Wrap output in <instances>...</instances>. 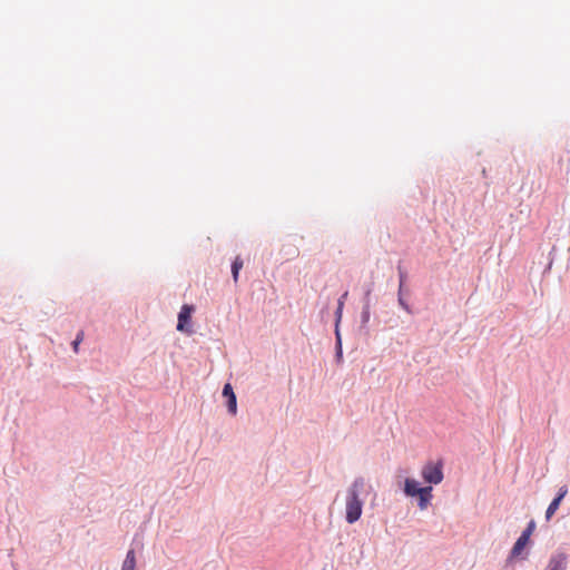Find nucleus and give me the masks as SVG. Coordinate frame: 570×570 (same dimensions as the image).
Here are the masks:
<instances>
[{"mask_svg":"<svg viewBox=\"0 0 570 570\" xmlns=\"http://www.w3.org/2000/svg\"><path fill=\"white\" fill-rule=\"evenodd\" d=\"M443 466L444 463L441 459L438 461H428L421 470V478L424 483L431 487L440 484L444 479Z\"/></svg>","mask_w":570,"mask_h":570,"instance_id":"4","label":"nucleus"},{"mask_svg":"<svg viewBox=\"0 0 570 570\" xmlns=\"http://www.w3.org/2000/svg\"><path fill=\"white\" fill-rule=\"evenodd\" d=\"M347 296H348V292H347V291H345V292H344V293L338 297V299H337V306H341V307H343V308H344L345 301H346Z\"/></svg>","mask_w":570,"mask_h":570,"instance_id":"19","label":"nucleus"},{"mask_svg":"<svg viewBox=\"0 0 570 570\" xmlns=\"http://www.w3.org/2000/svg\"><path fill=\"white\" fill-rule=\"evenodd\" d=\"M195 312V306L191 304H184L178 313L177 331L186 334L194 333L191 326V316Z\"/></svg>","mask_w":570,"mask_h":570,"instance_id":"5","label":"nucleus"},{"mask_svg":"<svg viewBox=\"0 0 570 570\" xmlns=\"http://www.w3.org/2000/svg\"><path fill=\"white\" fill-rule=\"evenodd\" d=\"M537 523L533 519H531L524 530L521 532L520 537L513 543L509 556L507 558V567L517 559L525 560L529 556V548L532 546L531 535L535 531Z\"/></svg>","mask_w":570,"mask_h":570,"instance_id":"3","label":"nucleus"},{"mask_svg":"<svg viewBox=\"0 0 570 570\" xmlns=\"http://www.w3.org/2000/svg\"><path fill=\"white\" fill-rule=\"evenodd\" d=\"M568 556L564 552L553 553L544 570H566L568 564Z\"/></svg>","mask_w":570,"mask_h":570,"instance_id":"8","label":"nucleus"},{"mask_svg":"<svg viewBox=\"0 0 570 570\" xmlns=\"http://www.w3.org/2000/svg\"><path fill=\"white\" fill-rule=\"evenodd\" d=\"M551 255H552V252H548L547 256L544 257L547 259V265L543 269V273H547L551 269V266L553 263V258L551 257Z\"/></svg>","mask_w":570,"mask_h":570,"instance_id":"18","label":"nucleus"},{"mask_svg":"<svg viewBox=\"0 0 570 570\" xmlns=\"http://www.w3.org/2000/svg\"><path fill=\"white\" fill-rule=\"evenodd\" d=\"M402 491L406 498L415 499L420 510H425L433 499V488L431 485H422L414 478H405Z\"/></svg>","mask_w":570,"mask_h":570,"instance_id":"2","label":"nucleus"},{"mask_svg":"<svg viewBox=\"0 0 570 570\" xmlns=\"http://www.w3.org/2000/svg\"><path fill=\"white\" fill-rule=\"evenodd\" d=\"M372 292H373V283H367L364 285V294L362 297V308H371L373 303L372 299Z\"/></svg>","mask_w":570,"mask_h":570,"instance_id":"12","label":"nucleus"},{"mask_svg":"<svg viewBox=\"0 0 570 570\" xmlns=\"http://www.w3.org/2000/svg\"><path fill=\"white\" fill-rule=\"evenodd\" d=\"M364 478L357 476L354 479L353 483L347 490L345 520L348 524H354L360 520L362 515L364 501L360 498V495L364 491Z\"/></svg>","mask_w":570,"mask_h":570,"instance_id":"1","label":"nucleus"},{"mask_svg":"<svg viewBox=\"0 0 570 570\" xmlns=\"http://www.w3.org/2000/svg\"><path fill=\"white\" fill-rule=\"evenodd\" d=\"M410 297H411V289L406 285L399 286L397 303L402 309H404L407 314L412 315L413 309L409 303Z\"/></svg>","mask_w":570,"mask_h":570,"instance_id":"9","label":"nucleus"},{"mask_svg":"<svg viewBox=\"0 0 570 570\" xmlns=\"http://www.w3.org/2000/svg\"><path fill=\"white\" fill-rule=\"evenodd\" d=\"M335 335V353L334 357L337 364L343 362V342H342V334L337 333Z\"/></svg>","mask_w":570,"mask_h":570,"instance_id":"14","label":"nucleus"},{"mask_svg":"<svg viewBox=\"0 0 570 570\" xmlns=\"http://www.w3.org/2000/svg\"><path fill=\"white\" fill-rule=\"evenodd\" d=\"M371 320V308H362L361 311V320L358 326V333L364 336L370 335V323Z\"/></svg>","mask_w":570,"mask_h":570,"instance_id":"10","label":"nucleus"},{"mask_svg":"<svg viewBox=\"0 0 570 570\" xmlns=\"http://www.w3.org/2000/svg\"><path fill=\"white\" fill-rule=\"evenodd\" d=\"M82 340H83V332L80 331V332L77 333L75 340L71 342V346H72L73 352H76V353L78 352L79 344L82 342Z\"/></svg>","mask_w":570,"mask_h":570,"instance_id":"16","label":"nucleus"},{"mask_svg":"<svg viewBox=\"0 0 570 570\" xmlns=\"http://www.w3.org/2000/svg\"><path fill=\"white\" fill-rule=\"evenodd\" d=\"M222 395L226 399L228 414L235 416L237 414V397L230 383L224 384Z\"/></svg>","mask_w":570,"mask_h":570,"instance_id":"6","label":"nucleus"},{"mask_svg":"<svg viewBox=\"0 0 570 570\" xmlns=\"http://www.w3.org/2000/svg\"><path fill=\"white\" fill-rule=\"evenodd\" d=\"M399 272V286L406 285L407 273L400 265L397 266Z\"/></svg>","mask_w":570,"mask_h":570,"instance_id":"17","label":"nucleus"},{"mask_svg":"<svg viewBox=\"0 0 570 570\" xmlns=\"http://www.w3.org/2000/svg\"><path fill=\"white\" fill-rule=\"evenodd\" d=\"M244 263H245V261H244V258L240 255H236L232 259L230 273H232V278H233L235 284L238 283L239 273H240L242 268L244 267Z\"/></svg>","mask_w":570,"mask_h":570,"instance_id":"11","label":"nucleus"},{"mask_svg":"<svg viewBox=\"0 0 570 570\" xmlns=\"http://www.w3.org/2000/svg\"><path fill=\"white\" fill-rule=\"evenodd\" d=\"M136 553L134 549L127 551L126 558L122 562L121 570H136Z\"/></svg>","mask_w":570,"mask_h":570,"instance_id":"13","label":"nucleus"},{"mask_svg":"<svg viewBox=\"0 0 570 570\" xmlns=\"http://www.w3.org/2000/svg\"><path fill=\"white\" fill-rule=\"evenodd\" d=\"M344 308L341 306H336L334 312V334L341 333V322L343 317Z\"/></svg>","mask_w":570,"mask_h":570,"instance_id":"15","label":"nucleus"},{"mask_svg":"<svg viewBox=\"0 0 570 570\" xmlns=\"http://www.w3.org/2000/svg\"><path fill=\"white\" fill-rule=\"evenodd\" d=\"M567 493H568L567 485H562L558 489L554 498L551 500L550 504L548 505V508L546 510V520L547 521H549L554 515V513L558 511V509L560 508V504H561L562 500L564 499V497L567 495Z\"/></svg>","mask_w":570,"mask_h":570,"instance_id":"7","label":"nucleus"}]
</instances>
